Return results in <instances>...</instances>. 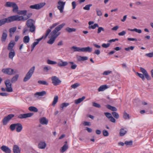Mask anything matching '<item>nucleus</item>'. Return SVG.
I'll return each instance as SVG.
<instances>
[{
    "label": "nucleus",
    "instance_id": "1",
    "mask_svg": "<svg viewBox=\"0 0 153 153\" xmlns=\"http://www.w3.org/2000/svg\"><path fill=\"white\" fill-rule=\"evenodd\" d=\"M65 24L63 23L56 27L50 33L51 38L47 42V43L50 44H53L55 41V39L60 34V33H58L65 25Z\"/></svg>",
    "mask_w": 153,
    "mask_h": 153
},
{
    "label": "nucleus",
    "instance_id": "2",
    "mask_svg": "<svg viewBox=\"0 0 153 153\" xmlns=\"http://www.w3.org/2000/svg\"><path fill=\"white\" fill-rule=\"evenodd\" d=\"M32 15V13H29L26 16H19L18 15L11 16H10V19L11 20V22L14 21H25L30 17Z\"/></svg>",
    "mask_w": 153,
    "mask_h": 153
},
{
    "label": "nucleus",
    "instance_id": "3",
    "mask_svg": "<svg viewBox=\"0 0 153 153\" xmlns=\"http://www.w3.org/2000/svg\"><path fill=\"white\" fill-rule=\"evenodd\" d=\"M140 70L143 74H142L138 72H137L136 74L137 75L141 78L143 80L145 79L144 76L147 80H151V77L148 74L147 71L145 69L141 67L140 68Z\"/></svg>",
    "mask_w": 153,
    "mask_h": 153
},
{
    "label": "nucleus",
    "instance_id": "4",
    "mask_svg": "<svg viewBox=\"0 0 153 153\" xmlns=\"http://www.w3.org/2000/svg\"><path fill=\"white\" fill-rule=\"evenodd\" d=\"M35 23V21L32 19H29L27 21L26 25L29 28V31L32 33L35 32L36 28L34 25Z\"/></svg>",
    "mask_w": 153,
    "mask_h": 153
},
{
    "label": "nucleus",
    "instance_id": "5",
    "mask_svg": "<svg viewBox=\"0 0 153 153\" xmlns=\"http://www.w3.org/2000/svg\"><path fill=\"white\" fill-rule=\"evenodd\" d=\"M34 66H33L30 68L23 79V81L24 82H26L30 78L34 73Z\"/></svg>",
    "mask_w": 153,
    "mask_h": 153
},
{
    "label": "nucleus",
    "instance_id": "6",
    "mask_svg": "<svg viewBox=\"0 0 153 153\" xmlns=\"http://www.w3.org/2000/svg\"><path fill=\"white\" fill-rule=\"evenodd\" d=\"M6 86V89L7 91L8 92H12L13 90L12 87V84L10 82L9 79L6 80L4 82Z\"/></svg>",
    "mask_w": 153,
    "mask_h": 153
},
{
    "label": "nucleus",
    "instance_id": "7",
    "mask_svg": "<svg viewBox=\"0 0 153 153\" xmlns=\"http://www.w3.org/2000/svg\"><path fill=\"white\" fill-rule=\"evenodd\" d=\"M14 116L13 114H10L7 116L5 117L2 120L3 124L4 125H6L8 122Z\"/></svg>",
    "mask_w": 153,
    "mask_h": 153
},
{
    "label": "nucleus",
    "instance_id": "8",
    "mask_svg": "<svg viewBox=\"0 0 153 153\" xmlns=\"http://www.w3.org/2000/svg\"><path fill=\"white\" fill-rule=\"evenodd\" d=\"M52 83L54 86L59 85L61 81L59 79L58 77L55 76H53L51 77Z\"/></svg>",
    "mask_w": 153,
    "mask_h": 153
},
{
    "label": "nucleus",
    "instance_id": "9",
    "mask_svg": "<svg viewBox=\"0 0 153 153\" xmlns=\"http://www.w3.org/2000/svg\"><path fill=\"white\" fill-rule=\"evenodd\" d=\"M45 4V3L42 2L38 4H36L34 5H30V7L32 9L39 10Z\"/></svg>",
    "mask_w": 153,
    "mask_h": 153
},
{
    "label": "nucleus",
    "instance_id": "10",
    "mask_svg": "<svg viewBox=\"0 0 153 153\" xmlns=\"http://www.w3.org/2000/svg\"><path fill=\"white\" fill-rule=\"evenodd\" d=\"M2 71L3 73L9 75H12L13 74V72H14V74H15L16 73V71H14L13 69L10 68L3 69L2 70Z\"/></svg>",
    "mask_w": 153,
    "mask_h": 153
},
{
    "label": "nucleus",
    "instance_id": "11",
    "mask_svg": "<svg viewBox=\"0 0 153 153\" xmlns=\"http://www.w3.org/2000/svg\"><path fill=\"white\" fill-rule=\"evenodd\" d=\"M65 4V2L62 1L61 0L59 1L58 2V5L57 6V8L59 10L61 13H62L63 12V10Z\"/></svg>",
    "mask_w": 153,
    "mask_h": 153
},
{
    "label": "nucleus",
    "instance_id": "12",
    "mask_svg": "<svg viewBox=\"0 0 153 153\" xmlns=\"http://www.w3.org/2000/svg\"><path fill=\"white\" fill-rule=\"evenodd\" d=\"M33 114V113H29L26 114H21L18 116V118L22 119L29 117L32 116Z\"/></svg>",
    "mask_w": 153,
    "mask_h": 153
},
{
    "label": "nucleus",
    "instance_id": "13",
    "mask_svg": "<svg viewBox=\"0 0 153 153\" xmlns=\"http://www.w3.org/2000/svg\"><path fill=\"white\" fill-rule=\"evenodd\" d=\"M59 24V22H56L53 24L51 26H50V28L46 30L44 38H46L48 35L49 34L51 31V29H53L57 25H58Z\"/></svg>",
    "mask_w": 153,
    "mask_h": 153
},
{
    "label": "nucleus",
    "instance_id": "14",
    "mask_svg": "<svg viewBox=\"0 0 153 153\" xmlns=\"http://www.w3.org/2000/svg\"><path fill=\"white\" fill-rule=\"evenodd\" d=\"M43 37L44 36H43L41 38L39 39H36V41L34 42H33V43L31 45V51H33L36 46L39 43V41H41L43 39Z\"/></svg>",
    "mask_w": 153,
    "mask_h": 153
},
{
    "label": "nucleus",
    "instance_id": "15",
    "mask_svg": "<svg viewBox=\"0 0 153 153\" xmlns=\"http://www.w3.org/2000/svg\"><path fill=\"white\" fill-rule=\"evenodd\" d=\"M10 17L7 18L3 19L0 20V26L6 23H9L11 22V20L10 19Z\"/></svg>",
    "mask_w": 153,
    "mask_h": 153
},
{
    "label": "nucleus",
    "instance_id": "16",
    "mask_svg": "<svg viewBox=\"0 0 153 153\" xmlns=\"http://www.w3.org/2000/svg\"><path fill=\"white\" fill-rule=\"evenodd\" d=\"M94 23V22L93 21H89L88 22V25L89 26L88 27V28L89 29H95L96 27H98V25L96 23L94 24L93 25H91L93 24Z\"/></svg>",
    "mask_w": 153,
    "mask_h": 153
},
{
    "label": "nucleus",
    "instance_id": "17",
    "mask_svg": "<svg viewBox=\"0 0 153 153\" xmlns=\"http://www.w3.org/2000/svg\"><path fill=\"white\" fill-rule=\"evenodd\" d=\"M1 149L6 153H10L11 150L7 146H3L1 147Z\"/></svg>",
    "mask_w": 153,
    "mask_h": 153
},
{
    "label": "nucleus",
    "instance_id": "18",
    "mask_svg": "<svg viewBox=\"0 0 153 153\" xmlns=\"http://www.w3.org/2000/svg\"><path fill=\"white\" fill-rule=\"evenodd\" d=\"M23 128L22 125L20 123H17L16 126V130L17 132H19L21 131Z\"/></svg>",
    "mask_w": 153,
    "mask_h": 153
},
{
    "label": "nucleus",
    "instance_id": "19",
    "mask_svg": "<svg viewBox=\"0 0 153 153\" xmlns=\"http://www.w3.org/2000/svg\"><path fill=\"white\" fill-rule=\"evenodd\" d=\"M40 123L42 125H47L48 123V120L45 117H43L39 120Z\"/></svg>",
    "mask_w": 153,
    "mask_h": 153
},
{
    "label": "nucleus",
    "instance_id": "20",
    "mask_svg": "<svg viewBox=\"0 0 153 153\" xmlns=\"http://www.w3.org/2000/svg\"><path fill=\"white\" fill-rule=\"evenodd\" d=\"M13 151L14 153H20V150L19 147L16 145L13 146Z\"/></svg>",
    "mask_w": 153,
    "mask_h": 153
},
{
    "label": "nucleus",
    "instance_id": "21",
    "mask_svg": "<svg viewBox=\"0 0 153 153\" xmlns=\"http://www.w3.org/2000/svg\"><path fill=\"white\" fill-rule=\"evenodd\" d=\"M46 146V144L45 142H40L38 145V148L40 149H44Z\"/></svg>",
    "mask_w": 153,
    "mask_h": 153
},
{
    "label": "nucleus",
    "instance_id": "22",
    "mask_svg": "<svg viewBox=\"0 0 153 153\" xmlns=\"http://www.w3.org/2000/svg\"><path fill=\"white\" fill-rule=\"evenodd\" d=\"M92 50V48L89 47L82 48V52H88L90 53Z\"/></svg>",
    "mask_w": 153,
    "mask_h": 153
},
{
    "label": "nucleus",
    "instance_id": "23",
    "mask_svg": "<svg viewBox=\"0 0 153 153\" xmlns=\"http://www.w3.org/2000/svg\"><path fill=\"white\" fill-rule=\"evenodd\" d=\"M127 129L126 128H122L120 130V135L121 136H124L127 133Z\"/></svg>",
    "mask_w": 153,
    "mask_h": 153
},
{
    "label": "nucleus",
    "instance_id": "24",
    "mask_svg": "<svg viewBox=\"0 0 153 153\" xmlns=\"http://www.w3.org/2000/svg\"><path fill=\"white\" fill-rule=\"evenodd\" d=\"M7 36V33L5 32H3L1 39V42L2 43H4L5 42Z\"/></svg>",
    "mask_w": 153,
    "mask_h": 153
},
{
    "label": "nucleus",
    "instance_id": "25",
    "mask_svg": "<svg viewBox=\"0 0 153 153\" xmlns=\"http://www.w3.org/2000/svg\"><path fill=\"white\" fill-rule=\"evenodd\" d=\"M108 86L107 85H105L100 86L98 88V90L99 91H103L106 89L108 88Z\"/></svg>",
    "mask_w": 153,
    "mask_h": 153
},
{
    "label": "nucleus",
    "instance_id": "26",
    "mask_svg": "<svg viewBox=\"0 0 153 153\" xmlns=\"http://www.w3.org/2000/svg\"><path fill=\"white\" fill-rule=\"evenodd\" d=\"M68 64V62H63L62 61L58 63L57 65L60 67H64L66 66Z\"/></svg>",
    "mask_w": 153,
    "mask_h": 153
},
{
    "label": "nucleus",
    "instance_id": "27",
    "mask_svg": "<svg viewBox=\"0 0 153 153\" xmlns=\"http://www.w3.org/2000/svg\"><path fill=\"white\" fill-rule=\"evenodd\" d=\"M10 51L9 54V58L13 59V57L15 55V51L14 50H9Z\"/></svg>",
    "mask_w": 153,
    "mask_h": 153
},
{
    "label": "nucleus",
    "instance_id": "28",
    "mask_svg": "<svg viewBox=\"0 0 153 153\" xmlns=\"http://www.w3.org/2000/svg\"><path fill=\"white\" fill-rule=\"evenodd\" d=\"M106 107L108 109L113 111H117V109L114 107L112 106L109 105H106Z\"/></svg>",
    "mask_w": 153,
    "mask_h": 153
},
{
    "label": "nucleus",
    "instance_id": "29",
    "mask_svg": "<svg viewBox=\"0 0 153 153\" xmlns=\"http://www.w3.org/2000/svg\"><path fill=\"white\" fill-rule=\"evenodd\" d=\"M65 30L66 31L69 33L75 32L76 30V29L75 28H71L68 27H67L65 28Z\"/></svg>",
    "mask_w": 153,
    "mask_h": 153
},
{
    "label": "nucleus",
    "instance_id": "30",
    "mask_svg": "<svg viewBox=\"0 0 153 153\" xmlns=\"http://www.w3.org/2000/svg\"><path fill=\"white\" fill-rule=\"evenodd\" d=\"M46 93L45 91H42L41 92H37L34 94L35 96L38 95L39 96H42L46 94Z\"/></svg>",
    "mask_w": 153,
    "mask_h": 153
},
{
    "label": "nucleus",
    "instance_id": "31",
    "mask_svg": "<svg viewBox=\"0 0 153 153\" xmlns=\"http://www.w3.org/2000/svg\"><path fill=\"white\" fill-rule=\"evenodd\" d=\"M15 3L14 2H7L4 6L7 7H12Z\"/></svg>",
    "mask_w": 153,
    "mask_h": 153
},
{
    "label": "nucleus",
    "instance_id": "32",
    "mask_svg": "<svg viewBox=\"0 0 153 153\" xmlns=\"http://www.w3.org/2000/svg\"><path fill=\"white\" fill-rule=\"evenodd\" d=\"M72 48L74 49V51L75 52H82V48H80V47L73 46L72 47Z\"/></svg>",
    "mask_w": 153,
    "mask_h": 153
},
{
    "label": "nucleus",
    "instance_id": "33",
    "mask_svg": "<svg viewBox=\"0 0 153 153\" xmlns=\"http://www.w3.org/2000/svg\"><path fill=\"white\" fill-rule=\"evenodd\" d=\"M15 45L14 42H11L8 44V47L7 48V49L9 50H13V49Z\"/></svg>",
    "mask_w": 153,
    "mask_h": 153
},
{
    "label": "nucleus",
    "instance_id": "34",
    "mask_svg": "<svg viewBox=\"0 0 153 153\" xmlns=\"http://www.w3.org/2000/svg\"><path fill=\"white\" fill-rule=\"evenodd\" d=\"M68 146L67 144H64L63 146L61 148V152H65L68 148Z\"/></svg>",
    "mask_w": 153,
    "mask_h": 153
},
{
    "label": "nucleus",
    "instance_id": "35",
    "mask_svg": "<svg viewBox=\"0 0 153 153\" xmlns=\"http://www.w3.org/2000/svg\"><path fill=\"white\" fill-rule=\"evenodd\" d=\"M28 110L34 112H37L38 111V109L34 106H30L28 108Z\"/></svg>",
    "mask_w": 153,
    "mask_h": 153
},
{
    "label": "nucleus",
    "instance_id": "36",
    "mask_svg": "<svg viewBox=\"0 0 153 153\" xmlns=\"http://www.w3.org/2000/svg\"><path fill=\"white\" fill-rule=\"evenodd\" d=\"M85 98V97L84 96L82 97L81 98H80L77 100H75V103L76 104H78L80 103Z\"/></svg>",
    "mask_w": 153,
    "mask_h": 153
},
{
    "label": "nucleus",
    "instance_id": "37",
    "mask_svg": "<svg viewBox=\"0 0 153 153\" xmlns=\"http://www.w3.org/2000/svg\"><path fill=\"white\" fill-rule=\"evenodd\" d=\"M19 77V75L18 74H16V75L14 76L11 80V83L15 82L18 79Z\"/></svg>",
    "mask_w": 153,
    "mask_h": 153
},
{
    "label": "nucleus",
    "instance_id": "38",
    "mask_svg": "<svg viewBox=\"0 0 153 153\" xmlns=\"http://www.w3.org/2000/svg\"><path fill=\"white\" fill-rule=\"evenodd\" d=\"M30 39L28 36H25L23 38V42L25 44L28 43Z\"/></svg>",
    "mask_w": 153,
    "mask_h": 153
},
{
    "label": "nucleus",
    "instance_id": "39",
    "mask_svg": "<svg viewBox=\"0 0 153 153\" xmlns=\"http://www.w3.org/2000/svg\"><path fill=\"white\" fill-rule=\"evenodd\" d=\"M123 117L125 119H129L130 117L129 114H128L126 112L124 111L123 114Z\"/></svg>",
    "mask_w": 153,
    "mask_h": 153
},
{
    "label": "nucleus",
    "instance_id": "40",
    "mask_svg": "<svg viewBox=\"0 0 153 153\" xmlns=\"http://www.w3.org/2000/svg\"><path fill=\"white\" fill-rule=\"evenodd\" d=\"M58 98L57 96H56L54 97L52 103V105L53 106H55V105L58 102Z\"/></svg>",
    "mask_w": 153,
    "mask_h": 153
},
{
    "label": "nucleus",
    "instance_id": "41",
    "mask_svg": "<svg viewBox=\"0 0 153 153\" xmlns=\"http://www.w3.org/2000/svg\"><path fill=\"white\" fill-rule=\"evenodd\" d=\"M16 123L11 124L10 126V128L12 131H13L16 129Z\"/></svg>",
    "mask_w": 153,
    "mask_h": 153
},
{
    "label": "nucleus",
    "instance_id": "42",
    "mask_svg": "<svg viewBox=\"0 0 153 153\" xmlns=\"http://www.w3.org/2000/svg\"><path fill=\"white\" fill-rule=\"evenodd\" d=\"M128 30L132 31H135L136 32L138 33H141L142 31L140 29H138L137 28H134L133 29H128Z\"/></svg>",
    "mask_w": 153,
    "mask_h": 153
},
{
    "label": "nucleus",
    "instance_id": "43",
    "mask_svg": "<svg viewBox=\"0 0 153 153\" xmlns=\"http://www.w3.org/2000/svg\"><path fill=\"white\" fill-rule=\"evenodd\" d=\"M12 7L13 8V12H16L18 11V7L16 3Z\"/></svg>",
    "mask_w": 153,
    "mask_h": 153
},
{
    "label": "nucleus",
    "instance_id": "44",
    "mask_svg": "<svg viewBox=\"0 0 153 153\" xmlns=\"http://www.w3.org/2000/svg\"><path fill=\"white\" fill-rule=\"evenodd\" d=\"M38 83L40 84L48 85V83L45 81L39 80L38 82Z\"/></svg>",
    "mask_w": 153,
    "mask_h": 153
},
{
    "label": "nucleus",
    "instance_id": "45",
    "mask_svg": "<svg viewBox=\"0 0 153 153\" xmlns=\"http://www.w3.org/2000/svg\"><path fill=\"white\" fill-rule=\"evenodd\" d=\"M96 11L97 15L98 16H101L102 15V13L101 11L98 8L96 9Z\"/></svg>",
    "mask_w": 153,
    "mask_h": 153
},
{
    "label": "nucleus",
    "instance_id": "46",
    "mask_svg": "<svg viewBox=\"0 0 153 153\" xmlns=\"http://www.w3.org/2000/svg\"><path fill=\"white\" fill-rule=\"evenodd\" d=\"M16 30V27L10 28L9 30L10 33H12V34H13Z\"/></svg>",
    "mask_w": 153,
    "mask_h": 153
},
{
    "label": "nucleus",
    "instance_id": "47",
    "mask_svg": "<svg viewBox=\"0 0 153 153\" xmlns=\"http://www.w3.org/2000/svg\"><path fill=\"white\" fill-rule=\"evenodd\" d=\"M88 59L87 56H79L78 60L79 61H85L87 60Z\"/></svg>",
    "mask_w": 153,
    "mask_h": 153
},
{
    "label": "nucleus",
    "instance_id": "48",
    "mask_svg": "<svg viewBox=\"0 0 153 153\" xmlns=\"http://www.w3.org/2000/svg\"><path fill=\"white\" fill-rule=\"evenodd\" d=\"M111 114L114 117L117 119H118L119 117V114L115 112H112Z\"/></svg>",
    "mask_w": 153,
    "mask_h": 153
},
{
    "label": "nucleus",
    "instance_id": "49",
    "mask_svg": "<svg viewBox=\"0 0 153 153\" xmlns=\"http://www.w3.org/2000/svg\"><path fill=\"white\" fill-rule=\"evenodd\" d=\"M92 6V4H88L86 5L83 7V9L84 10H89L90 9V7Z\"/></svg>",
    "mask_w": 153,
    "mask_h": 153
},
{
    "label": "nucleus",
    "instance_id": "50",
    "mask_svg": "<svg viewBox=\"0 0 153 153\" xmlns=\"http://www.w3.org/2000/svg\"><path fill=\"white\" fill-rule=\"evenodd\" d=\"M27 13V11L26 10H20L18 13L20 15H23L24 16H25Z\"/></svg>",
    "mask_w": 153,
    "mask_h": 153
},
{
    "label": "nucleus",
    "instance_id": "51",
    "mask_svg": "<svg viewBox=\"0 0 153 153\" xmlns=\"http://www.w3.org/2000/svg\"><path fill=\"white\" fill-rule=\"evenodd\" d=\"M69 104L68 103H63L62 104L60 105V108H61L62 109H63L64 107H66L68 106Z\"/></svg>",
    "mask_w": 153,
    "mask_h": 153
},
{
    "label": "nucleus",
    "instance_id": "52",
    "mask_svg": "<svg viewBox=\"0 0 153 153\" xmlns=\"http://www.w3.org/2000/svg\"><path fill=\"white\" fill-rule=\"evenodd\" d=\"M80 85V84H79L78 83H74V84L72 85L71 86V87L74 89H75L77 87L79 86Z\"/></svg>",
    "mask_w": 153,
    "mask_h": 153
},
{
    "label": "nucleus",
    "instance_id": "53",
    "mask_svg": "<svg viewBox=\"0 0 153 153\" xmlns=\"http://www.w3.org/2000/svg\"><path fill=\"white\" fill-rule=\"evenodd\" d=\"M69 63L72 65L71 67V68L72 69H76L77 67V65L76 64H74V62H69Z\"/></svg>",
    "mask_w": 153,
    "mask_h": 153
},
{
    "label": "nucleus",
    "instance_id": "54",
    "mask_svg": "<svg viewBox=\"0 0 153 153\" xmlns=\"http://www.w3.org/2000/svg\"><path fill=\"white\" fill-rule=\"evenodd\" d=\"M98 27V29L97 31V33H98V34L100 33H101V32L102 31H103V32L105 31V30H104V29L102 27Z\"/></svg>",
    "mask_w": 153,
    "mask_h": 153
},
{
    "label": "nucleus",
    "instance_id": "55",
    "mask_svg": "<svg viewBox=\"0 0 153 153\" xmlns=\"http://www.w3.org/2000/svg\"><path fill=\"white\" fill-rule=\"evenodd\" d=\"M124 143L127 146H131L132 145L133 142L132 140H130L128 141H126Z\"/></svg>",
    "mask_w": 153,
    "mask_h": 153
},
{
    "label": "nucleus",
    "instance_id": "56",
    "mask_svg": "<svg viewBox=\"0 0 153 153\" xmlns=\"http://www.w3.org/2000/svg\"><path fill=\"white\" fill-rule=\"evenodd\" d=\"M104 114L106 117L108 119H110L112 116L111 114L108 112H104Z\"/></svg>",
    "mask_w": 153,
    "mask_h": 153
},
{
    "label": "nucleus",
    "instance_id": "57",
    "mask_svg": "<svg viewBox=\"0 0 153 153\" xmlns=\"http://www.w3.org/2000/svg\"><path fill=\"white\" fill-rule=\"evenodd\" d=\"M47 63L49 64L53 65L56 64V62L55 61L51 60H48L47 61Z\"/></svg>",
    "mask_w": 153,
    "mask_h": 153
},
{
    "label": "nucleus",
    "instance_id": "58",
    "mask_svg": "<svg viewBox=\"0 0 153 153\" xmlns=\"http://www.w3.org/2000/svg\"><path fill=\"white\" fill-rule=\"evenodd\" d=\"M92 105L94 107L97 108H100L101 107V105L100 104L95 102L93 103Z\"/></svg>",
    "mask_w": 153,
    "mask_h": 153
},
{
    "label": "nucleus",
    "instance_id": "59",
    "mask_svg": "<svg viewBox=\"0 0 153 153\" xmlns=\"http://www.w3.org/2000/svg\"><path fill=\"white\" fill-rule=\"evenodd\" d=\"M145 56L151 58L153 57V52L146 53Z\"/></svg>",
    "mask_w": 153,
    "mask_h": 153
},
{
    "label": "nucleus",
    "instance_id": "60",
    "mask_svg": "<svg viewBox=\"0 0 153 153\" xmlns=\"http://www.w3.org/2000/svg\"><path fill=\"white\" fill-rule=\"evenodd\" d=\"M134 48V46H131L127 48H125V50L127 51H129L130 50H133Z\"/></svg>",
    "mask_w": 153,
    "mask_h": 153
},
{
    "label": "nucleus",
    "instance_id": "61",
    "mask_svg": "<svg viewBox=\"0 0 153 153\" xmlns=\"http://www.w3.org/2000/svg\"><path fill=\"white\" fill-rule=\"evenodd\" d=\"M102 133H103V135L104 136L106 137V136H108L109 133H108V131L105 130H103V131H102Z\"/></svg>",
    "mask_w": 153,
    "mask_h": 153
},
{
    "label": "nucleus",
    "instance_id": "62",
    "mask_svg": "<svg viewBox=\"0 0 153 153\" xmlns=\"http://www.w3.org/2000/svg\"><path fill=\"white\" fill-rule=\"evenodd\" d=\"M110 43H107V44H105L103 43L102 44V46L104 48H107L110 45Z\"/></svg>",
    "mask_w": 153,
    "mask_h": 153
},
{
    "label": "nucleus",
    "instance_id": "63",
    "mask_svg": "<svg viewBox=\"0 0 153 153\" xmlns=\"http://www.w3.org/2000/svg\"><path fill=\"white\" fill-rule=\"evenodd\" d=\"M51 67L50 66H45L43 68L44 71H45L47 72L48 71V70H51Z\"/></svg>",
    "mask_w": 153,
    "mask_h": 153
},
{
    "label": "nucleus",
    "instance_id": "64",
    "mask_svg": "<svg viewBox=\"0 0 153 153\" xmlns=\"http://www.w3.org/2000/svg\"><path fill=\"white\" fill-rule=\"evenodd\" d=\"M112 71H105L103 72V74L104 75H108L109 74L111 73Z\"/></svg>",
    "mask_w": 153,
    "mask_h": 153
}]
</instances>
